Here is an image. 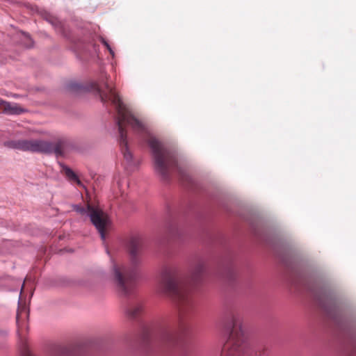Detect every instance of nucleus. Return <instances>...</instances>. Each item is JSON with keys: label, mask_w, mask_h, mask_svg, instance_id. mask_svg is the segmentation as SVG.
<instances>
[{"label": "nucleus", "mask_w": 356, "mask_h": 356, "mask_svg": "<svg viewBox=\"0 0 356 356\" xmlns=\"http://www.w3.org/2000/svg\"><path fill=\"white\" fill-rule=\"evenodd\" d=\"M106 91H102L97 86V90L103 103L111 102L115 106L117 117L116 122L119 132V143L124 159L128 164L132 162L133 156L129 151L127 140L126 127L130 126L132 129L140 134H149L145 125L136 118L129 108L122 102L119 95L108 83H106Z\"/></svg>", "instance_id": "f03ea898"}, {"label": "nucleus", "mask_w": 356, "mask_h": 356, "mask_svg": "<svg viewBox=\"0 0 356 356\" xmlns=\"http://www.w3.org/2000/svg\"><path fill=\"white\" fill-rule=\"evenodd\" d=\"M4 146L22 152L51 154V142L38 139L10 140L4 143Z\"/></svg>", "instance_id": "0eeeda50"}, {"label": "nucleus", "mask_w": 356, "mask_h": 356, "mask_svg": "<svg viewBox=\"0 0 356 356\" xmlns=\"http://www.w3.org/2000/svg\"><path fill=\"white\" fill-rule=\"evenodd\" d=\"M25 38L28 40V42L26 44V47H31L33 44L31 39L30 38L29 35H26Z\"/></svg>", "instance_id": "2eb2a0df"}, {"label": "nucleus", "mask_w": 356, "mask_h": 356, "mask_svg": "<svg viewBox=\"0 0 356 356\" xmlns=\"http://www.w3.org/2000/svg\"><path fill=\"white\" fill-rule=\"evenodd\" d=\"M69 89L72 91H79L81 90L82 86L77 83H71L69 84Z\"/></svg>", "instance_id": "ddd939ff"}, {"label": "nucleus", "mask_w": 356, "mask_h": 356, "mask_svg": "<svg viewBox=\"0 0 356 356\" xmlns=\"http://www.w3.org/2000/svg\"><path fill=\"white\" fill-rule=\"evenodd\" d=\"M67 144L68 140L64 137L59 138L54 142H51L52 149L51 150V154L54 153L56 156H62Z\"/></svg>", "instance_id": "1a4fd4ad"}, {"label": "nucleus", "mask_w": 356, "mask_h": 356, "mask_svg": "<svg viewBox=\"0 0 356 356\" xmlns=\"http://www.w3.org/2000/svg\"><path fill=\"white\" fill-rule=\"evenodd\" d=\"M24 356H31L29 353H26Z\"/></svg>", "instance_id": "a211bd4d"}, {"label": "nucleus", "mask_w": 356, "mask_h": 356, "mask_svg": "<svg viewBox=\"0 0 356 356\" xmlns=\"http://www.w3.org/2000/svg\"><path fill=\"white\" fill-rule=\"evenodd\" d=\"M147 143L152 150L155 170L163 179H167L170 172L177 168L175 154L153 136H149Z\"/></svg>", "instance_id": "20e7f679"}, {"label": "nucleus", "mask_w": 356, "mask_h": 356, "mask_svg": "<svg viewBox=\"0 0 356 356\" xmlns=\"http://www.w3.org/2000/svg\"><path fill=\"white\" fill-rule=\"evenodd\" d=\"M76 211L81 214H87L90 217V221L97 229L102 239L104 241L111 227V221L107 214L98 207L89 203L87 204L86 207L76 206Z\"/></svg>", "instance_id": "423d86ee"}, {"label": "nucleus", "mask_w": 356, "mask_h": 356, "mask_svg": "<svg viewBox=\"0 0 356 356\" xmlns=\"http://www.w3.org/2000/svg\"><path fill=\"white\" fill-rule=\"evenodd\" d=\"M227 328L230 333L222 347L221 356H249L239 316L232 315Z\"/></svg>", "instance_id": "39448f33"}, {"label": "nucleus", "mask_w": 356, "mask_h": 356, "mask_svg": "<svg viewBox=\"0 0 356 356\" xmlns=\"http://www.w3.org/2000/svg\"><path fill=\"white\" fill-rule=\"evenodd\" d=\"M130 256L129 264H114L113 265V282L117 291L122 296L133 294L137 275V266L140 263L143 240L138 235L131 236L127 243Z\"/></svg>", "instance_id": "7ed1b4c3"}, {"label": "nucleus", "mask_w": 356, "mask_h": 356, "mask_svg": "<svg viewBox=\"0 0 356 356\" xmlns=\"http://www.w3.org/2000/svg\"><path fill=\"white\" fill-rule=\"evenodd\" d=\"M23 289H24V285L22 286V289H21L20 296H22V291H23Z\"/></svg>", "instance_id": "f3484780"}, {"label": "nucleus", "mask_w": 356, "mask_h": 356, "mask_svg": "<svg viewBox=\"0 0 356 356\" xmlns=\"http://www.w3.org/2000/svg\"><path fill=\"white\" fill-rule=\"evenodd\" d=\"M63 172L70 180L76 181L79 185L81 184L76 174L70 168L63 166Z\"/></svg>", "instance_id": "f8f14e48"}, {"label": "nucleus", "mask_w": 356, "mask_h": 356, "mask_svg": "<svg viewBox=\"0 0 356 356\" xmlns=\"http://www.w3.org/2000/svg\"><path fill=\"white\" fill-rule=\"evenodd\" d=\"M266 351H267V350L265 347H261L258 348V350L256 351V355L263 356L265 355Z\"/></svg>", "instance_id": "4468645a"}, {"label": "nucleus", "mask_w": 356, "mask_h": 356, "mask_svg": "<svg viewBox=\"0 0 356 356\" xmlns=\"http://www.w3.org/2000/svg\"><path fill=\"white\" fill-rule=\"evenodd\" d=\"M204 272L205 265L202 261H199L193 267L189 279L184 277L173 268H165L162 271L160 287L175 304L178 309V321L176 325L170 321H165L159 325L156 339L161 347L171 349L178 345L179 332L184 333L187 329L184 322L185 315L194 307L190 284L200 283Z\"/></svg>", "instance_id": "f257e3e1"}, {"label": "nucleus", "mask_w": 356, "mask_h": 356, "mask_svg": "<svg viewBox=\"0 0 356 356\" xmlns=\"http://www.w3.org/2000/svg\"><path fill=\"white\" fill-rule=\"evenodd\" d=\"M103 43L107 47V49H108V51H110V53L113 55V50L111 49V48L110 47L109 44L105 41V40H103Z\"/></svg>", "instance_id": "dca6fc26"}, {"label": "nucleus", "mask_w": 356, "mask_h": 356, "mask_svg": "<svg viewBox=\"0 0 356 356\" xmlns=\"http://www.w3.org/2000/svg\"><path fill=\"white\" fill-rule=\"evenodd\" d=\"M29 317V309L25 304H22L21 300L19 302V307L16 316V323L17 326V332L19 335L22 332V327L24 321Z\"/></svg>", "instance_id": "6e6552de"}, {"label": "nucleus", "mask_w": 356, "mask_h": 356, "mask_svg": "<svg viewBox=\"0 0 356 356\" xmlns=\"http://www.w3.org/2000/svg\"><path fill=\"white\" fill-rule=\"evenodd\" d=\"M143 307L140 302H136L127 307V314L129 318H135L143 312Z\"/></svg>", "instance_id": "9d476101"}, {"label": "nucleus", "mask_w": 356, "mask_h": 356, "mask_svg": "<svg viewBox=\"0 0 356 356\" xmlns=\"http://www.w3.org/2000/svg\"><path fill=\"white\" fill-rule=\"evenodd\" d=\"M1 107L9 114H19L23 111L17 104H11L3 100Z\"/></svg>", "instance_id": "9b49d317"}]
</instances>
